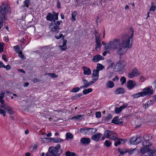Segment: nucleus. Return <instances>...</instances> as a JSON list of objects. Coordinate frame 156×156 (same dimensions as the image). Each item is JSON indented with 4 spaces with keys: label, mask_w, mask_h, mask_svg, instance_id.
<instances>
[{
    "label": "nucleus",
    "mask_w": 156,
    "mask_h": 156,
    "mask_svg": "<svg viewBox=\"0 0 156 156\" xmlns=\"http://www.w3.org/2000/svg\"><path fill=\"white\" fill-rule=\"evenodd\" d=\"M122 110L121 109H120V107H115V112L117 113H120L122 111Z\"/></svg>",
    "instance_id": "48"
},
{
    "label": "nucleus",
    "mask_w": 156,
    "mask_h": 156,
    "mask_svg": "<svg viewBox=\"0 0 156 156\" xmlns=\"http://www.w3.org/2000/svg\"><path fill=\"white\" fill-rule=\"evenodd\" d=\"M5 101L3 99H0V103L2 105H0V114L4 116L6 115L5 111H7L8 113L10 114H13L15 112L8 105L4 104Z\"/></svg>",
    "instance_id": "2"
},
{
    "label": "nucleus",
    "mask_w": 156,
    "mask_h": 156,
    "mask_svg": "<svg viewBox=\"0 0 156 156\" xmlns=\"http://www.w3.org/2000/svg\"><path fill=\"white\" fill-rule=\"evenodd\" d=\"M61 20L55 21L53 20L51 22L49 25V28L50 30L55 34L58 33L59 31V25L61 23Z\"/></svg>",
    "instance_id": "4"
},
{
    "label": "nucleus",
    "mask_w": 156,
    "mask_h": 156,
    "mask_svg": "<svg viewBox=\"0 0 156 156\" xmlns=\"http://www.w3.org/2000/svg\"><path fill=\"white\" fill-rule=\"evenodd\" d=\"M46 74L52 78H56L58 76L57 75H56L54 73H48Z\"/></svg>",
    "instance_id": "44"
},
{
    "label": "nucleus",
    "mask_w": 156,
    "mask_h": 156,
    "mask_svg": "<svg viewBox=\"0 0 156 156\" xmlns=\"http://www.w3.org/2000/svg\"><path fill=\"white\" fill-rule=\"evenodd\" d=\"M126 79L124 76H122L120 79V81L122 82L121 84H123L126 82Z\"/></svg>",
    "instance_id": "43"
},
{
    "label": "nucleus",
    "mask_w": 156,
    "mask_h": 156,
    "mask_svg": "<svg viewBox=\"0 0 156 156\" xmlns=\"http://www.w3.org/2000/svg\"><path fill=\"white\" fill-rule=\"evenodd\" d=\"M136 137H133L131 138L129 140V143L130 144H132L133 145H136Z\"/></svg>",
    "instance_id": "35"
},
{
    "label": "nucleus",
    "mask_w": 156,
    "mask_h": 156,
    "mask_svg": "<svg viewBox=\"0 0 156 156\" xmlns=\"http://www.w3.org/2000/svg\"><path fill=\"white\" fill-rule=\"evenodd\" d=\"M143 90V91L142 92L144 97L147 95L150 96L154 93L153 90L151 89V88L149 87H145Z\"/></svg>",
    "instance_id": "7"
},
{
    "label": "nucleus",
    "mask_w": 156,
    "mask_h": 156,
    "mask_svg": "<svg viewBox=\"0 0 156 156\" xmlns=\"http://www.w3.org/2000/svg\"><path fill=\"white\" fill-rule=\"evenodd\" d=\"M96 45L95 49L96 50H97L98 48H100L101 46V43H96Z\"/></svg>",
    "instance_id": "52"
},
{
    "label": "nucleus",
    "mask_w": 156,
    "mask_h": 156,
    "mask_svg": "<svg viewBox=\"0 0 156 156\" xmlns=\"http://www.w3.org/2000/svg\"><path fill=\"white\" fill-rule=\"evenodd\" d=\"M149 149L148 147H144L143 148L141 149L140 151L141 153L142 154H144L146 152L148 153V151Z\"/></svg>",
    "instance_id": "22"
},
{
    "label": "nucleus",
    "mask_w": 156,
    "mask_h": 156,
    "mask_svg": "<svg viewBox=\"0 0 156 156\" xmlns=\"http://www.w3.org/2000/svg\"><path fill=\"white\" fill-rule=\"evenodd\" d=\"M104 136L106 138H109L111 140H114L117 136V135L113 131L106 130L104 133Z\"/></svg>",
    "instance_id": "5"
},
{
    "label": "nucleus",
    "mask_w": 156,
    "mask_h": 156,
    "mask_svg": "<svg viewBox=\"0 0 156 156\" xmlns=\"http://www.w3.org/2000/svg\"><path fill=\"white\" fill-rule=\"evenodd\" d=\"M66 156H78L74 152H72L69 151H67L66 153Z\"/></svg>",
    "instance_id": "27"
},
{
    "label": "nucleus",
    "mask_w": 156,
    "mask_h": 156,
    "mask_svg": "<svg viewBox=\"0 0 156 156\" xmlns=\"http://www.w3.org/2000/svg\"><path fill=\"white\" fill-rule=\"evenodd\" d=\"M5 92L3 91H2L0 94V99H3L4 97V94Z\"/></svg>",
    "instance_id": "55"
},
{
    "label": "nucleus",
    "mask_w": 156,
    "mask_h": 156,
    "mask_svg": "<svg viewBox=\"0 0 156 156\" xmlns=\"http://www.w3.org/2000/svg\"><path fill=\"white\" fill-rule=\"evenodd\" d=\"M60 145L57 144L55 147H51L48 149V152L45 156H56L60 155L62 152V150L60 149Z\"/></svg>",
    "instance_id": "3"
},
{
    "label": "nucleus",
    "mask_w": 156,
    "mask_h": 156,
    "mask_svg": "<svg viewBox=\"0 0 156 156\" xmlns=\"http://www.w3.org/2000/svg\"><path fill=\"white\" fill-rule=\"evenodd\" d=\"M105 50H107L108 49H110V41L108 42V45H105Z\"/></svg>",
    "instance_id": "53"
},
{
    "label": "nucleus",
    "mask_w": 156,
    "mask_h": 156,
    "mask_svg": "<svg viewBox=\"0 0 156 156\" xmlns=\"http://www.w3.org/2000/svg\"><path fill=\"white\" fill-rule=\"evenodd\" d=\"M126 64V63L125 61H120L117 63L115 65V69L117 71H119L122 70Z\"/></svg>",
    "instance_id": "9"
},
{
    "label": "nucleus",
    "mask_w": 156,
    "mask_h": 156,
    "mask_svg": "<svg viewBox=\"0 0 156 156\" xmlns=\"http://www.w3.org/2000/svg\"><path fill=\"white\" fill-rule=\"evenodd\" d=\"M130 29L131 33V35H123L121 42L119 39H114L110 41V50L112 51L116 50L117 54L120 56L126 53L127 51L126 48H129L132 47L134 31L131 28Z\"/></svg>",
    "instance_id": "1"
},
{
    "label": "nucleus",
    "mask_w": 156,
    "mask_h": 156,
    "mask_svg": "<svg viewBox=\"0 0 156 156\" xmlns=\"http://www.w3.org/2000/svg\"><path fill=\"white\" fill-rule=\"evenodd\" d=\"M5 67L6 66L4 64L3 62L0 61V68L2 67L5 68Z\"/></svg>",
    "instance_id": "62"
},
{
    "label": "nucleus",
    "mask_w": 156,
    "mask_h": 156,
    "mask_svg": "<svg viewBox=\"0 0 156 156\" xmlns=\"http://www.w3.org/2000/svg\"><path fill=\"white\" fill-rule=\"evenodd\" d=\"M67 40H66L63 39V44L62 45H59L58 47L60 48V49L62 51H66L67 48L66 43Z\"/></svg>",
    "instance_id": "17"
},
{
    "label": "nucleus",
    "mask_w": 156,
    "mask_h": 156,
    "mask_svg": "<svg viewBox=\"0 0 156 156\" xmlns=\"http://www.w3.org/2000/svg\"><path fill=\"white\" fill-rule=\"evenodd\" d=\"M3 17H0V30L3 26Z\"/></svg>",
    "instance_id": "46"
},
{
    "label": "nucleus",
    "mask_w": 156,
    "mask_h": 156,
    "mask_svg": "<svg viewBox=\"0 0 156 156\" xmlns=\"http://www.w3.org/2000/svg\"><path fill=\"white\" fill-rule=\"evenodd\" d=\"M155 153V151L149 149L148 151V153L150 154L149 155H147V156H154V154Z\"/></svg>",
    "instance_id": "39"
},
{
    "label": "nucleus",
    "mask_w": 156,
    "mask_h": 156,
    "mask_svg": "<svg viewBox=\"0 0 156 156\" xmlns=\"http://www.w3.org/2000/svg\"><path fill=\"white\" fill-rule=\"evenodd\" d=\"M141 74V73L138 71V69L135 68L132 70L131 73H129L128 74V76L129 78H132Z\"/></svg>",
    "instance_id": "8"
},
{
    "label": "nucleus",
    "mask_w": 156,
    "mask_h": 156,
    "mask_svg": "<svg viewBox=\"0 0 156 156\" xmlns=\"http://www.w3.org/2000/svg\"><path fill=\"white\" fill-rule=\"evenodd\" d=\"M95 38L96 39V43H101V40L100 39V34H99L98 36H96Z\"/></svg>",
    "instance_id": "38"
},
{
    "label": "nucleus",
    "mask_w": 156,
    "mask_h": 156,
    "mask_svg": "<svg viewBox=\"0 0 156 156\" xmlns=\"http://www.w3.org/2000/svg\"><path fill=\"white\" fill-rule=\"evenodd\" d=\"M94 77H99V71L97 69L94 70L92 74V78Z\"/></svg>",
    "instance_id": "28"
},
{
    "label": "nucleus",
    "mask_w": 156,
    "mask_h": 156,
    "mask_svg": "<svg viewBox=\"0 0 156 156\" xmlns=\"http://www.w3.org/2000/svg\"><path fill=\"white\" fill-rule=\"evenodd\" d=\"M80 88L78 87H76L73 88L71 90V92L74 93H76L80 90Z\"/></svg>",
    "instance_id": "40"
},
{
    "label": "nucleus",
    "mask_w": 156,
    "mask_h": 156,
    "mask_svg": "<svg viewBox=\"0 0 156 156\" xmlns=\"http://www.w3.org/2000/svg\"><path fill=\"white\" fill-rule=\"evenodd\" d=\"M113 73L109 72L108 73L107 75L108 78L109 79H111L113 76Z\"/></svg>",
    "instance_id": "50"
},
{
    "label": "nucleus",
    "mask_w": 156,
    "mask_h": 156,
    "mask_svg": "<svg viewBox=\"0 0 156 156\" xmlns=\"http://www.w3.org/2000/svg\"><path fill=\"white\" fill-rule=\"evenodd\" d=\"M2 58L5 61L7 62L8 61L7 59H6V56L5 55H3L2 56Z\"/></svg>",
    "instance_id": "61"
},
{
    "label": "nucleus",
    "mask_w": 156,
    "mask_h": 156,
    "mask_svg": "<svg viewBox=\"0 0 156 156\" xmlns=\"http://www.w3.org/2000/svg\"><path fill=\"white\" fill-rule=\"evenodd\" d=\"M5 9L6 8L5 7L3 8L2 6H0V17H3V19L4 18L5 20V16L6 15Z\"/></svg>",
    "instance_id": "13"
},
{
    "label": "nucleus",
    "mask_w": 156,
    "mask_h": 156,
    "mask_svg": "<svg viewBox=\"0 0 156 156\" xmlns=\"http://www.w3.org/2000/svg\"><path fill=\"white\" fill-rule=\"evenodd\" d=\"M104 58L102 56L99 55H96L93 57L92 61L94 62H97L100 60H103Z\"/></svg>",
    "instance_id": "12"
},
{
    "label": "nucleus",
    "mask_w": 156,
    "mask_h": 156,
    "mask_svg": "<svg viewBox=\"0 0 156 156\" xmlns=\"http://www.w3.org/2000/svg\"><path fill=\"white\" fill-rule=\"evenodd\" d=\"M142 137H139L137 138H136V145L140 143L142 140Z\"/></svg>",
    "instance_id": "45"
},
{
    "label": "nucleus",
    "mask_w": 156,
    "mask_h": 156,
    "mask_svg": "<svg viewBox=\"0 0 156 156\" xmlns=\"http://www.w3.org/2000/svg\"><path fill=\"white\" fill-rule=\"evenodd\" d=\"M95 115L97 118H99L101 117V113L100 112H97L95 113Z\"/></svg>",
    "instance_id": "49"
},
{
    "label": "nucleus",
    "mask_w": 156,
    "mask_h": 156,
    "mask_svg": "<svg viewBox=\"0 0 156 156\" xmlns=\"http://www.w3.org/2000/svg\"><path fill=\"white\" fill-rule=\"evenodd\" d=\"M82 68L83 70V74L84 75H89L91 74V71L89 68L85 66H83Z\"/></svg>",
    "instance_id": "16"
},
{
    "label": "nucleus",
    "mask_w": 156,
    "mask_h": 156,
    "mask_svg": "<svg viewBox=\"0 0 156 156\" xmlns=\"http://www.w3.org/2000/svg\"><path fill=\"white\" fill-rule=\"evenodd\" d=\"M131 96L135 98H138L140 97H144L142 92H140L139 93L132 95Z\"/></svg>",
    "instance_id": "24"
},
{
    "label": "nucleus",
    "mask_w": 156,
    "mask_h": 156,
    "mask_svg": "<svg viewBox=\"0 0 156 156\" xmlns=\"http://www.w3.org/2000/svg\"><path fill=\"white\" fill-rule=\"evenodd\" d=\"M19 55V56L20 57V58L22 59H25L26 57L24 55L22 54V52H20L19 53V54H18Z\"/></svg>",
    "instance_id": "51"
},
{
    "label": "nucleus",
    "mask_w": 156,
    "mask_h": 156,
    "mask_svg": "<svg viewBox=\"0 0 156 156\" xmlns=\"http://www.w3.org/2000/svg\"><path fill=\"white\" fill-rule=\"evenodd\" d=\"M73 137V136L71 133H67L66 134V139L67 140L71 139Z\"/></svg>",
    "instance_id": "36"
},
{
    "label": "nucleus",
    "mask_w": 156,
    "mask_h": 156,
    "mask_svg": "<svg viewBox=\"0 0 156 156\" xmlns=\"http://www.w3.org/2000/svg\"><path fill=\"white\" fill-rule=\"evenodd\" d=\"M143 137L144 140H146L147 141H149L152 139V136L149 135H144L143 136Z\"/></svg>",
    "instance_id": "32"
},
{
    "label": "nucleus",
    "mask_w": 156,
    "mask_h": 156,
    "mask_svg": "<svg viewBox=\"0 0 156 156\" xmlns=\"http://www.w3.org/2000/svg\"><path fill=\"white\" fill-rule=\"evenodd\" d=\"M3 43H0V53L3 51Z\"/></svg>",
    "instance_id": "59"
},
{
    "label": "nucleus",
    "mask_w": 156,
    "mask_h": 156,
    "mask_svg": "<svg viewBox=\"0 0 156 156\" xmlns=\"http://www.w3.org/2000/svg\"><path fill=\"white\" fill-rule=\"evenodd\" d=\"M104 68V66H103L102 64L100 63H98L97 64L96 69L98 70V71L101 70Z\"/></svg>",
    "instance_id": "34"
},
{
    "label": "nucleus",
    "mask_w": 156,
    "mask_h": 156,
    "mask_svg": "<svg viewBox=\"0 0 156 156\" xmlns=\"http://www.w3.org/2000/svg\"><path fill=\"white\" fill-rule=\"evenodd\" d=\"M93 90L92 88H90L85 89L83 90V93L84 94H87L91 92Z\"/></svg>",
    "instance_id": "33"
},
{
    "label": "nucleus",
    "mask_w": 156,
    "mask_h": 156,
    "mask_svg": "<svg viewBox=\"0 0 156 156\" xmlns=\"http://www.w3.org/2000/svg\"><path fill=\"white\" fill-rule=\"evenodd\" d=\"M106 85L107 88H112L114 87V84L112 81H109L106 83Z\"/></svg>",
    "instance_id": "21"
},
{
    "label": "nucleus",
    "mask_w": 156,
    "mask_h": 156,
    "mask_svg": "<svg viewBox=\"0 0 156 156\" xmlns=\"http://www.w3.org/2000/svg\"><path fill=\"white\" fill-rule=\"evenodd\" d=\"M127 86L128 88L130 89H132L134 87V84L133 83V81L132 80H129L127 83Z\"/></svg>",
    "instance_id": "19"
},
{
    "label": "nucleus",
    "mask_w": 156,
    "mask_h": 156,
    "mask_svg": "<svg viewBox=\"0 0 156 156\" xmlns=\"http://www.w3.org/2000/svg\"><path fill=\"white\" fill-rule=\"evenodd\" d=\"M155 10V6L153 5H152L150 9L149 10V12H151V11L154 12Z\"/></svg>",
    "instance_id": "54"
},
{
    "label": "nucleus",
    "mask_w": 156,
    "mask_h": 156,
    "mask_svg": "<svg viewBox=\"0 0 156 156\" xmlns=\"http://www.w3.org/2000/svg\"><path fill=\"white\" fill-rule=\"evenodd\" d=\"M80 142L83 144H88L90 142V140L89 138L83 137L81 139Z\"/></svg>",
    "instance_id": "15"
},
{
    "label": "nucleus",
    "mask_w": 156,
    "mask_h": 156,
    "mask_svg": "<svg viewBox=\"0 0 156 156\" xmlns=\"http://www.w3.org/2000/svg\"><path fill=\"white\" fill-rule=\"evenodd\" d=\"M136 149L135 148L133 149H130L129 150H126L127 153H128L130 154H131L133 153L134 152V151H135Z\"/></svg>",
    "instance_id": "47"
},
{
    "label": "nucleus",
    "mask_w": 156,
    "mask_h": 156,
    "mask_svg": "<svg viewBox=\"0 0 156 156\" xmlns=\"http://www.w3.org/2000/svg\"><path fill=\"white\" fill-rule=\"evenodd\" d=\"M29 0H26L24 1L23 5H22V7L24 8L25 7H26L27 8H28L29 6Z\"/></svg>",
    "instance_id": "31"
},
{
    "label": "nucleus",
    "mask_w": 156,
    "mask_h": 156,
    "mask_svg": "<svg viewBox=\"0 0 156 156\" xmlns=\"http://www.w3.org/2000/svg\"><path fill=\"white\" fill-rule=\"evenodd\" d=\"M149 106L152 105L154 103V101L152 100H150L147 102Z\"/></svg>",
    "instance_id": "57"
},
{
    "label": "nucleus",
    "mask_w": 156,
    "mask_h": 156,
    "mask_svg": "<svg viewBox=\"0 0 156 156\" xmlns=\"http://www.w3.org/2000/svg\"><path fill=\"white\" fill-rule=\"evenodd\" d=\"M124 90L123 88H119L115 91V93L116 94H123L124 93Z\"/></svg>",
    "instance_id": "18"
},
{
    "label": "nucleus",
    "mask_w": 156,
    "mask_h": 156,
    "mask_svg": "<svg viewBox=\"0 0 156 156\" xmlns=\"http://www.w3.org/2000/svg\"><path fill=\"white\" fill-rule=\"evenodd\" d=\"M88 130V134L94 133L97 131V129L96 128H89Z\"/></svg>",
    "instance_id": "23"
},
{
    "label": "nucleus",
    "mask_w": 156,
    "mask_h": 156,
    "mask_svg": "<svg viewBox=\"0 0 156 156\" xmlns=\"http://www.w3.org/2000/svg\"><path fill=\"white\" fill-rule=\"evenodd\" d=\"M102 135L101 133H98L93 135L91 137V139L96 142H98L99 140V138Z\"/></svg>",
    "instance_id": "14"
},
{
    "label": "nucleus",
    "mask_w": 156,
    "mask_h": 156,
    "mask_svg": "<svg viewBox=\"0 0 156 156\" xmlns=\"http://www.w3.org/2000/svg\"><path fill=\"white\" fill-rule=\"evenodd\" d=\"M94 83V82H93L92 81H90L89 83H87V84L86 85L87 88L88 87Z\"/></svg>",
    "instance_id": "56"
},
{
    "label": "nucleus",
    "mask_w": 156,
    "mask_h": 156,
    "mask_svg": "<svg viewBox=\"0 0 156 156\" xmlns=\"http://www.w3.org/2000/svg\"><path fill=\"white\" fill-rule=\"evenodd\" d=\"M118 116H116L112 120V123L115 124L122 125L123 123L122 121H120V119H118Z\"/></svg>",
    "instance_id": "11"
},
{
    "label": "nucleus",
    "mask_w": 156,
    "mask_h": 156,
    "mask_svg": "<svg viewBox=\"0 0 156 156\" xmlns=\"http://www.w3.org/2000/svg\"><path fill=\"white\" fill-rule=\"evenodd\" d=\"M78 98H78V96H77V94H76L75 96L71 97V99H73V100H74L76 99H77Z\"/></svg>",
    "instance_id": "63"
},
{
    "label": "nucleus",
    "mask_w": 156,
    "mask_h": 156,
    "mask_svg": "<svg viewBox=\"0 0 156 156\" xmlns=\"http://www.w3.org/2000/svg\"><path fill=\"white\" fill-rule=\"evenodd\" d=\"M113 140L115 141L114 145L115 146H117L120 144H123L126 141V140L118 138V136Z\"/></svg>",
    "instance_id": "10"
},
{
    "label": "nucleus",
    "mask_w": 156,
    "mask_h": 156,
    "mask_svg": "<svg viewBox=\"0 0 156 156\" xmlns=\"http://www.w3.org/2000/svg\"><path fill=\"white\" fill-rule=\"evenodd\" d=\"M83 115H76L75 116L73 117L72 118V119L73 120L74 119H76L77 120H81L82 119V117Z\"/></svg>",
    "instance_id": "29"
},
{
    "label": "nucleus",
    "mask_w": 156,
    "mask_h": 156,
    "mask_svg": "<svg viewBox=\"0 0 156 156\" xmlns=\"http://www.w3.org/2000/svg\"><path fill=\"white\" fill-rule=\"evenodd\" d=\"M51 140H52L54 143H59L63 141V140L61 138L58 137L52 138Z\"/></svg>",
    "instance_id": "26"
},
{
    "label": "nucleus",
    "mask_w": 156,
    "mask_h": 156,
    "mask_svg": "<svg viewBox=\"0 0 156 156\" xmlns=\"http://www.w3.org/2000/svg\"><path fill=\"white\" fill-rule=\"evenodd\" d=\"M111 144V142L108 140H106L104 143V144L107 147H110Z\"/></svg>",
    "instance_id": "42"
},
{
    "label": "nucleus",
    "mask_w": 156,
    "mask_h": 156,
    "mask_svg": "<svg viewBox=\"0 0 156 156\" xmlns=\"http://www.w3.org/2000/svg\"><path fill=\"white\" fill-rule=\"evenodd\" d=\"M147 140H144V141H143L142 142V145L144 147H147Z\"/></svg>",
    "instance_id": "58"
},
{
    "label": "nucleus",
    "mask_w": 156,
    "mask_h": 156,
    "mask_svg": "<svg viewBox=\"0 0 156 156\" xmlns=\"http://www.w3.org/2000/svg\"><path fill=\"white\" fill-rule=\"evenodd\" d=\"M93 77V79L92 80L93 82H94V83L98 79V77Z\"/></svg>",
    "instance_id": "64"
},
{
    "label": "nucleus",
    "mask_w": 156,
    "mask_h": 156,
    "mask_svg": "<svg viewBox=\"0 0 156 156\" xmlns=\"http://www.w3.org/2000/svg\"><path fill=\"white\" fill-rule=\"evenodd\" d=\"M127 106V104H124L123 105H122L120 106V109H121V110H122L123 109L125 108H126Z\"/></svg>",
    "instance_id": "60"
},
{
    "label": "nucleus",
    "mask_w": 156,
    "mask_h": 156,
    "mask_svg": "<svg viewBox=\"0 0 156 156\" xmlns=\"http://www.w3.org/2000/svg\"><path fill=\"white\" fill-rule=\"evenodd\" d=\"M76 11L73 12L72 13V17L71 20L72 21L74 22L76 20Z\"/></svg>",
    "instance_id": "30"
},
{
    "label": "nucleus",
    "mask_w": 156,
    "mask_h": 156,
    "mask_svg": "<svg viewBox=\"0 0 156 156\" xmlns=\"http://www.w3.org/2000/svg\"><path fill=\"white\" fill-rule=\"evenodd\" d=\"M53 14L49 13L46 16L47 20L52 22L53 20L57 21L58 20V13L53 12Z\"/></svg>",
    "instance_id": "6"
},
{
    "label": "nucleus",
    "mask_w": 156,
    "mask_h": 156,
    "mask_svg": "<svg viewBox=\"0 0 156 156\" xmlns=\"http://www.w3.org/2000/svg\"><path fill=\"white\" fill-rule=\"evenodd\" d=\"M38 145V143L32 144L30 147V150L32 151H35L37 149Z\"/></svg>",
    "instance_id": "20"
},
{
    "label": "nucleus",
    "mask_w": 156,
    "mask_h": 156,
    "mask_svg": "<svg viewBox=\"0 0 156 156\" xmlns=\"http://www.w3.org/2000/svg\"><path fill=\"white\" fill-rule=\"evenodd\" d=\"M13 48L15 49V51L18 54H19V53L20 51V49L19 46L16 45L15 46H14L13 47Z\"/></svg>",
    "instance_id": "37"
},
{
    "label": "nucleus",
    "mask_w": 156,
    "mask_h": 156,
    "mask_svg": "<svg viewBox=\"0 0 156 156\" xmlns=\"http://www.w3.org/2000/svg\"><path fill=\"white\" fill-rule=\"evenodd\" d=\"M112 116L111 114H109L108 115V116L104 118V120L105 121H108V120L112 119Z\"/></svg>",
    "instance_id": "41"
},
{
    "label": "nucleus",
    "mask_w": 156,
    "mask_h": 156,
    "mask_svg": "<svg viewBox=\"0 0 156 156\" xmlns=\"http://www.w3.org/2000/svg\"><path fill=\"white\" fill-rule=\"evenodd\" d=\"M80 130L82 134H88V128H81Z\"/></svg>",
    "instance_id": "25"
}]
</instances>
